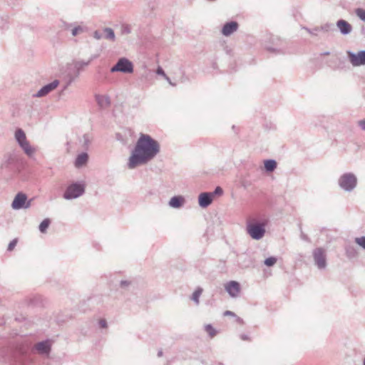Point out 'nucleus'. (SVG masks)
<instances>
[{
    "label": "nucleus",
    "mask_w": 365,
    "mask_h": 365,
    "mask_svg": "<svg viewBox=\"0 0 365 365\" xmlns=\"http://www.w3.org/2000/svg\"><path fill=\"white\" fill-rule=\"evenodd\" d=\"M159 143L147 134H140L131 155L128 167L133 169L138 165H145L152 160L160 153Z\"/></svg>",
    "instance_id": "f257e3e1"
},
{
    "label": "nucleus",
    "mask_w": 365,
    "mask_h": 365,
    "mask_svg": "<svg viewBox=\"0 0 365 365\" xmlns=\"http://www.w3.org/2000/svg\"><path fill=\"white\" fill-rule=\"evenodd\" d=\"M339 187L346 191H352L356 186L357 178L356 175L351 173H346L343 174L338 181Z\"/></svg>",
    "instance_id": "f03ea898"
},
{
    "label": "nucleus",
    "mask_w": 365,
    "mask_h": 365,
    "mask_svg": "<svg viewBox=\"0 0 365 365\" xmlns=\"http://www.w3.org/2000/svg\"><path fill=\"white\" fill-rule=\"evenodd\" d=\"M247 231L250 237L256 240L262 239L265 234V224L263 222H248L247 225Z\"/></svg>",
    "instance_id": "7ed1b4c3"
},
{
    "label": "nucleus",
    "mask_w": 365,
    "mask_h": 365,
    "mask_svg": "<svg viewBox=\"0 0 365 365\" xmlns=\"http://www.w3.org/2000/svg\"><path fill=\"white\" fill-rule=\"evenodd\" d=\"M85 191V185L82 182H73L68 185L63 193L66 200H72L81 196Z\"/></svg>",
    "instance_id": "20e7f679"
},
{
    "label": "nucleus",
    "mask_w": 365,
    "mask_h": 365,
    "mask_svg": "<svg viewBox=\"0 0 365 365\" xmlns=\"http://www.w3.org/2000/svg\"><path fill=\"white\" fill-rule=\"evenodd\" d=\"M133 63L127 58H120L116 63L110 68L111 73L121 72L123 73H132L133 72Z\"/></svg>",
    "instance_id": "39448f33"
},
{
    "label": "nucleus",
    "mask_w": 365,
    "mask_h": 365,
    "mask_svg": "<svg viewBox=\"0 0 365 365\" xmlns=\"http://www.w3.org/2000/svg\"><path fill=\"white\" fill-rule=\"evenodd\" d=\"M313 258L315 264L319 269H324L327 267V258L325 250L322 247H317L313 250Z\"/></svg>",
    "instance_id": "423d86ee"
},
{
    "label": "nucleus",
    "mask_w": 365,
    "mask_h": 365,
    "mask_svg": "<svg viewBox=\"0 0 365 365\" xmlns=\"http://www.w3.org/2000/svg\"><path fill=\"white\" fill-rule=\"evenodd\" d=\"M93 37L97 40L105 38L113 42L115 41V35L113 29L108 27L95 31L93 33Z\"/></svg>",
    "instance_id": "0eeeda50"
},
{
    "label": "nucleus",
    "mask_w": 365,
    "mask_h": 365,
    "mask_svg": "<svg viewBox=\"0 0 365 365\" xmlns=\"http://www.w3.org/2000/svg\"><path fill=\"white\" fill-rule=\"evenodd\" d=\"M347 56L353 66L365 65V50L360 51L357 53L348 51Z\"/></svg>",
    "instance_id": "6e6552de"
},
{
    "label": "nucleus",
    "mask_w": 365,
    "mask_h": 365,
    "mask_svg": "<svg viewBox=\"0 0 365 365\" xmlns=\"http://www.w3.org/2000/svg\"><path fill=\"white\" fill-rule=\"evenodd\" d=\"M59 85V81L54 80L51 83L43 86L38 92L33 95L35 98H41L48 95L49 93L55 90Z\"/></svg>",
    "instance_id": "1a4fd4ad"
},
{
    "label": "nucleus",
    "mask_w": 365,
    "mask_h": 365,
    "mask_svg": "<svg viewBox=\"0 0 365 365\" xmlns=\"http://www.w3.org/2000/svg\"><path fill=\"white\" fill-rule=\"evenodd\" d=\"M27 200V197L24 193L19 192L14 197L12 203L11 207L14 210H20L22 208H27L29 207V203L25 205Z\"/></svg>",
    "instance_id": "9d476101"
},
{
    "label": "nucleus",
    "mask_w": 365,
    "mask_h": 365,
    "mask_svg": "<svg viewBox=\"0 0 365 365\" xmlns=\"http://www.w3.org/2000/svg\"><path fill=\"white\" fill-rule=\"evenodd\" d=\"M67 28H71V33L73 36L83 35L89 31V28L83 23L71 24Z\"/></svg>",
    "instance_id": "9b49d317"
},
{
    "label": "nucleus",
    "mask_w": 365,
    "mask_h": 365,
    "mask_svg": "<svg viewBox=\"0 0 365 365\" xmlns=\"http://www.w3.org/2000/svg\"><path fill=\"white\" fill-rule=\"evenodd\" d=\"M225 289L230 297H237L240 292V285L237 282L230 281L225 284Z\"/></svg>",
    "instance_id": "f8f14e48"
},
{
    "label": "nucleus",
    "mask_w": 365,
    "mask_h": 365,
    "mask_svg": "<svg viewBox=\"0 0 365 365\" xmlns=\"http://www.w3.org/2000/svg\"><path fill=\"white\" fill-rule=\"evenodd\" d=\"M213 200V193L211 192H202L198 197L199 205L205 208L208 207Z\"/></svg>",
    "instance_id": "ddd939ff"
},
{
    "label": "nucleus",
    "mask_w": 365,
    "mask_h": 365,
    "mask_svg": "<svg viewBox=\"0 0 365 365\" xmlns=\"http://www.w3.org/2000/svg\"><path fill=\"white\" fill-rule=\"evenodd\" d=\"M238 26V23L236 21L227 22L223 26L222 34L225 36H229L237 30Z\"/></svg>",
    "instance_id": "4468645a"
},
{
    "label": "nucleus",
    "mask_w": 365,
    "mask_h": 365,
    "mask_svg": "<svg viewBox=\"0 0 365 365\" xmlns=\"http://www.w3.org/2000/svg\"><path fill=\"white\" fill-rule=\"evenodd\" d=\"M336 26L342 35H348L352 31L351 25L344 19H339L337 21Z\"/></svg>",
    "instance_id": "2eb2a0df"
},
{
    "label": "nucleus",
    "mask_w": 365,
    "mask_h": 365,
    "mask_svg": "<svg viewBox=\"0 0 365 365\" xmlns=\"http://www.w3.org/2000/svg\"><path fill=\"white\" fill-rule=\"evenodd\" d=\"M96 100L101 109L107 108L110 105V100L108 96L96 95Z\"/></svg>",
    "instance_id": "dca6fc26"
},
{
    "label": "nucleus",
    "mask_w": 365,
    "mask_h": 365,
    "mask_svg": "<svg viewBox=\"0 0 365 365\" xmlns=\"http://www.w3.org/2000/svg\"><path fill=\"white\" fill-rule=\"evenodd\" d=\"M185 199L182 196L178 195L173 197L169 201V205L171 207L179 208L184 204Z\"/></svg>",
    "instance_id": "f3484780"
},
{
    "label": "nucleus",
    "mask_w": 365,
    "mask_h": 365,
    "mask_svg": "<svg viewBox=\"0 0 365 365\" xmlns=\"http://www.w3.org/2000/svg\"><path fill=\"white\" fill-rule=\"evenodd\" d=\"M88 160V155L86 153H82L78 155L75 160V167L77 168H81L87 163Z\"/></svg>",
    "instance_id": "a211bd4d"
},
{
    "label": "nucleus",
    "mask_w": 365,
    "mask_h": 365,
    "mask_svg": "<svg viewBox=\"0 0 365 365\" xmlns=\"http://www.w3.org/2000/svg\"><path fill=\"white\" fill-rule=\"evenodd\" d=\"M35 347L40 354H48L50 351V344L47 341H43L37 343Z\"/></svg>",
    "instance_id": "6ab92c4d"
},
{
    "label": "nucleus",
    "mask_w": 365,
    "mask_h": 365,
    "mask_svg": "<svg viewBox=\"0 0 365 365\" xmlns=\"http://www.w3.org/2000/svg\"><path fill=\"white\" fill-rule=\"evenodd\" d=\"M19 146L29 157H32L36 152L35 148L30 145L29 141L24 142Z\"/></svg>",
    "instance_id": "aec40b11"
},
{
    "label": "nucleus",
    "mask_w": 365,
    "mask_h": 365,
    "mask_svg": "<svg viewBox=\"0 0 365 365\" xmlns=\"http://www.w3.org/2000/svg\"><path fill=\"white\" fill-rule=\"evenodd\" d=\"M15 139L19 145L28 141L24 131L21 128H18L15 131Z\"/></svg>",
    "instance_id": "412c9836"
},
{
    "label": "nucleus",
    "mask_w": 365,
    "mask_h": 365,
    "mask_svg": "<svg viewBox=\"0 0 365 365\" xmlns=\"http://www.w3.org/2000/svg\"><path fill=\"white\" fill-rule=\"evenodd\" d=\"M346 255L348 258L352 259L357 256L356 247L352 245H347L345 247Z\"/></svg>",
    "instance_id": "4be33fe9"
},
{
    "label": "nucleus",
    "mask_w": 365,
    "mask_h": 365,
    "mask_svg": "<svg viewBox=\"0 0 365 365\" xmlns=\"http://www.w3.org/2000/svg\"><path fill=\"white\" fill-rule=\"evenodd\" d=\"M277 168V163L274 160H266L264 161V168L267 172H272Z\"/></svg>",
    "instance_id": "5701e85b"
},
{
    "label": "nucleus",
    "mask_w": 365,
    "mask_h": 365,
    "mask_svg": "<svg viewBox=\"0 0 365 365\" xmlns=\"http://www.w3.org/2000/svg\"><path fill=\"white\" fill-rule=\"evenodd\" d=\"M202 289L197 287L191 296V299L195 303L196 305L200 304V297L202 294Z\"/></svg>",
    "instance_id": "b1692460"
},
{
    "label": "nucleus",
    "mask_w": 365,
    "mask_h": 365,
    "mask_svg": "<svg viewBox=\"0 0 365 365\" xmlns=\"http://www.w3.org/2000/svg\"><path fill=\"white\" fill-rule=\"evenodd\" d=\"M205 331L208 334L210 338H213L217 334V331L212 327V324H206L204 327Z\"/></svg>",
    "instance_id": "393cba45"
},
{
    "label": "nucleus",
    "mask_w": 365,
    "mask_h": 365,
    "mask_svg": "<svg viewBox=\"0 0 365 365\" xmlns=\"http://www.w3.org/2000/svg\"><path fill=\"white\" fill-rule=\"evenodd\" d=\"M50 220L46 218L45 220H43L41 224L39 225V230L42 233H45L48 229V227H49V225H50Z\"/></svg>",
    "instance_id": "a878e982"
},
{
    "label": "nucleus",
    "mask_w": 365,
    "mask_h": 365,
    "mask_svg": "<svg viewBox=\"0 0 365 365\" xmlns=\"http://www.w3.org/2000/svg\"><path fill=\"white\" fill-rule=\"evenodd\" d=\"M89 63V61H76L74 63V68L77 70L78 73L81 71L84 67L87 66Z\"/></svg>",
    "instance_id": "bb28decb"
},
{
    "label": "nucleus",
    "mask_w": 365,
    "mask_h": 365,
    "mask_svg": "<svg viewBox=\"0 0 365 365\" xmlns=\"http://www.w3.org/2000/svg\"><path fill=\"white\" fill-rule=\"evenodd\" d=\"M334 25L331 23H326L322 25L319 28V31H323L325 32H328L333 29Z\"/></svg>",
    "instance_id": "cd10ccee"
},
{
    "label": "nucleus",
    "mask_w": 365,
    "mask_h": 365,
    "mask_svg": "<svg viewBox=\"0 0 365 365\" xmlns=\"http://www.w3.org/2000/svg\"><path fill=\"white\" fill-rule=\"evenodd\" d=\"M277 262V258L275 257H269L267 258L264 263L267 267H272Z\"/></svg>",
    "instance_id": "c85d7f7f"
},
{
    "label": "nucleus",
    "mask_w": 365,
    "mask_h": 365,
    "mask_svg": "<svg viewBox=\"0 0 365 365\" xmlns=\"http://www.w3.org/2000/svg\"><path fill=\"white\" fill-rule=\"evenodd\" d=\"M356 15L363 21H365V10L361 8L355 10Z\"/></svg>",
    "instance_id": "c756f323"
},
{
    "label": "nucleus",
    "mask_w": 365,
    "mask_h": 365,
    "mask_svg": "<svg viewBox=\"0 0 365 365\" xmlns=\"http://www.w3.org/2000/svg\"><path fill=\"white\" fill-rule=\"evenodd\" d=\"M303 29L306 30L309 34H310L312 36H317V33L319 31V27H315L312 29H310L307 27H302Z\"/></svg>",
    "instance_id": "7c9ffc66"
},
{
    "label": "nucleus",
    "mask_w": 365,
    "mask_h": 365,
    "mask_svg": "<svg viewBox=\"0 0 365 365\" xmlns=\"http://www.w3.org/2000/svg\"><path fill=\"white\" fill-rule=\"evenodd\" d=\"M131 32V27L130 25L123 24L121 26V34H128Z\"/></svg>",
    "instance_id": "2f4dec72"
},
{
    "label": "nucleus",
    "mask_w": 365,
    "mask_h": 365,
    "mask_svg": "<svg viewBox=\"0 0 365 365\" xmlns=\"http://www.w3.org/2000/svg\"><path fill=\"white\" fill-rule=\"evenodd\" d=\"M355 242L363 249L365 250V237H356Z\"/></svg>",
    "instance_id": "473e14b6"
},
{
    "label": "nucleus",
    "mask_w": 365,
    "mask_h": 365,
    "mask_svg": "<svg viewBox=\"0 0 365 365\" xmlns=\"http://www.w3.org/2000/svg\"><path fill=\"white\" fill-rule=\"evenodd\" d=\"M98 326L101 329H106L108 327L107 322L105 319H101L98 321Z\"/></svg>",
    "instance_id": "72a5a7b5"
},
{
    "label": "nucleus",
    "mask_w": 365,
    "mask_h": 365,
    "mask_svg": "<svg viewBox=\"0 0 365 365\" xmlns=\"http://www.w3.org/2000/svg\"><path fill=\"white\" fill-rule=\"evenodd\" d=\"M157 74L163 76L166 80H169V77L167 76L163 69L161 67H158L156 71Z\"/></svg>",
    "instance_id": "f704fd0d"
},
{
    "label": "nucleus",
    "mask_w": 365,
    "mask_h": 365,
    "mask_svg": "<svg viewBox=\"0 0 365 365\" xmlns=\"http://www.w3.org/2000/svg\"><path fill=\"white\" fill-rule=\"evenodd\" d=\"M130 284V281H128V280H121L120 282V286L123 289L127 288Z\"/></svg>",
    "instance_id": "c9c22d12"
},
{
    "label": "nucleus",
    "mask_w": 365,
    "mask_h": 365,
    "mask_svg": "<svg viewBox=\"0 0 365 365\" xmlns=\"http://www.w3.org/2000/svg\"><path fill=\"white\" fill-rule=\"evenodd\" d=\"M16 243H17L16 240H13L12 241H11L8 245V250L11 251L16 245Z\"/></svg>",
    "instance_id": "e433bc0d"
},
{
    "label": "nucleus",
    "mask_w": 365,
    "mask_h": 365,
    "mask_svg": "<svg viewBox=\"0 0 365 365\" xmlns=\"http://www.w3.org/2000/svg\"><path fill=\"white\" fill-rule=\"evenodd\" d=\"M212 193H213V196L214 195H221L223 193V190L220 187L218 186L215 189V190Z\"/></svg>",
    "instance_id": "4c0bfd02"
},
{
    "label": "nucleus",
    "mask_w": 365,
    "mask_h": 365,
    "mask_svg": "<svg viewBox=\"0 0 365 365\" xmlns=\"http://www.w3.org/2000/svg\"><path fill=\"white\" fill-rule=\"evenodd\" d=\"M358 125L361 130H365V118L358 121Z\"/></svg>",
    "instance_id": "58836bf2"
},
{
    "label": "nucleus",
    "mask_w": 365,
    "mask_h": 365,
    "mask_svg": "<svg viewBox=\"0 0 365 365\" xmlns=\"http://www.w3.org/2000/svg\"><path fill=\"white\" fill-rule=\"evenodd\" d=\"M240 337L243 341L250 340V337L247 334H240Z\"/></svg>",
    "instance_id": "ea45409f"
},
{
    "label": "nucleus",
    "mask_w": 365,
    "mask_h": 365,
    "mask_svg": "<svg viewBox=\"0 0 365 365\" xmlns=\"http://www.w3.org/2000/svg\"><path fill=\"white\" fill-rule=\"evenodd\" d=\"M224 315L225 316H232V317H235V314L231 311H225L224 312Z\"/></svg>",
    "instance_id": "a19ab883"
},
{
    "label": "nucleus",
    "mask_w": 365,
    "mask_h": 365,
    "mask_svg": "<svg viewBox=\"0 0 365 365\" xmlns=\"http://www.w3.org/2000/svg\"><path fill=\"white\" fill-rule=\"evenodd\" d=\"M163 356V351L162 350H159L158 352V356L160 357Z\"/></svg>",
    "instance_id": "79ce46f5"
},
{
    "label": "nucleus",
    "mask_w": 365,
    "mask_h": 365,
    "mask_svg": "<svg viewBox=\"0 0 365 365\" xmlns=\"http://www.w3.org/2000/svg\"><path fill=\"white\" fill-rule=\"evenodd\" d=\"M329 53H329V51H326V52H324V53H322V55H323V56H327V55H329Z\"/></svg>",
    "instance_id": "37998d69"
},
{
    "label": "nucleus",
    "mask_w": 365,
    "mask_h": 365,
    "mask_svg": "<svg viewBox=\"0 0 365 365\" xmlns=\"http://www.w3.org/2000/svg\"><path fill=\"white\" fill-rule=\"evenodd\" d=\"M361 33L365 34V27L361 28Z\"/></svg>",
    "instance_id": "c03bdc74"
},
{
    "label": "nucleus",
    "mask_w": 365,
    "mask_h": 365,
    "mask_svg": "<svg viewBox=\"0 0 365 365\" xmlns=\"http://www.w3.org/2000/svg\"><path fill=\"white\" fill-rule=\"evenodd\" d=\"M237 322H240V323H242V319L240 317L237 318Z\"/></svg>",
    "instance_id": "a18cd8bd"
},
{
    "label": "nucleus",
    "mask_w": 365,
    "mask_h": 365,
    "mask_svg": "<svg viewBox=\"0 0 365 365\" xmlns=\"http://www.w3.org/2000/svg\"><path fill=\"white\" fill-rule=\"evenodd\" d=\"M167 81L169 82V83H170V85L174 86V84L170 81V78H169V80H167Z\"/></svg>",
    "instance_id": "49530a36"
},
{
    "label": "nucleus",
    "mask_w": 365,
    "mask_h": 365,
    "mask_svg": "<svg viewBox=\"0 0 365 365\" xmlns=\"http://www.w3.org/2000/svg\"><path fill=\"white\" fill-rule=\"evenodd\" d=\"M363 365H365V356H364V361H363Z\"/></svg>",
    "instance_id": "de8ad7c7"
}]
</instances>
